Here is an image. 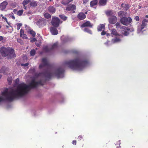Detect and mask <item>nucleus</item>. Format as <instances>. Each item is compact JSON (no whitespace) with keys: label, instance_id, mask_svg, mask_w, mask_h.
I'll return each instance as SVG.
<instances>
[{"label":"nucleus","instance_id":"f257e3e1","mask_svg":"<svg viewBox=\"0 0 148 148\" xmlns=\"http://www.w3.org/2000/svg\"><path fill=\"white\" fill-rule=\"evenodd\" d=\"M89 64L88 61L85 57L78 56L73 59L65 61L61 66L53 67L49 64L46 58H43L39 68H46L45 73H36L28 85L23 83L18 84L16 88H14V99L23 97L31 88L36 87L38 85H43L45 80L47 78L53 76L58 78L63 77L64 76V68L65 66L73 70L81 71Z\"/></svg>","mask_w":148,"mask_h":148},{"label":"nucleus","instance_id":"f03ea898","mask_svg":"<svg viewBox=\"0 0 148 148\" xmlns=\"http://www.w3.org/2000/svg\"><path fill=\"white\" fill-rule=\"evenodd\" d=\"M0 52L2 56H7L8 58L16 56L14 49L10 47H2L0 49Z\"/></svg>","mask_w":148,"mask_h":148},{"label":"nucleus","instance_id":"7ed1b4c3","mask_svg":"<svg viewBox=\"0 0 148 148\" xmlns=\"http://www.w3.org/2000/svg\"><path fill=\"white\" fill-rule=\"evenodd\" d=\"M116 28L121 32L122 34L124 36H127L129 34V29L125 26H121L119 23H117L116 24Z\"/></svg>","mask_w":148,"mask_h":148},{"label":"nucleus","instance_id":"20e7f679","mask_svg":"<svg viewBox=\"0 0 148 148\" xmlns=\"http://www.w3.org/2000/svg\"><path fill=\"white\" fill-rule=\"evenodd\" d=\"M147 22V20L144 19L142 21V23L138 25L137 29V32L138 34H142L144 31L146 30Z\"/></svg>","mask_w":148,"mask_h":148},{"label":"nucleus","instance_id":"39448f33","mask_svg":"<svg viewBox=\"0 0 148 148\" xmlns=\"http://www.w3.org/2000/svg\"><path fill=\"white\" fill-rule=\"evenodd\" d=\"M132 19L130 17H124L120 19L121 23L125 25H127L132 22Z\"/></svg>","mask_w":148,"mask_h":148},{"label":"nucleus","instance_id":"423d86ee","mask_svg":"<svg viewBox=\"0 0 148 148\" xmlns=\"http://www.w3.org/2000/svg\"><path fill=\"white\" fill-rule=\"evenodd\" d=\"M47 21L44 18L39 19L36 22L37 25L39 27H42L46 25Z\"/></svg>","mask_w":148,"mask_h":148},{"label":"nucleus","instance_id":"0eeeda50","mask_svg":"<svg viewBox=\"0 0 148 148\" xmlns=\"http://www.w3.org/2000/svg\"><path fill=\"white\" fill-rule=\"evenodd\" d=\"M57 44L55 43L52 45L51 46H45L44 47L43 51L46 52H48L52 49H54L56 48L57 47Z\"/></svg>","mask_w":148,"mask_h":148},{"label":"nucleus","instance_id":"6e6552de","mask_svg":"<svg viewBox=\"0 0 148 148\" xmlns=\"http://www.w3.org/2000/svg\"><path fill=\"white\" fill-rule=\"evenodd\" d=\"M60 22V20L58 18H53L52 20L51 23L53 26L57 27L59 25Z\"/></svg>","mask_w":148,"mask_h":148},{"label":"nucleus","instance_id":"1a4fd4ad","mask_svg":"<svg viewBox=\"0 0 148 148\" xmlns=\"http://www.w3.org/2000/svg\"><path fill=\"white\" fill-rule=\"evenodd\" d=\"M76 9V7L74 5L70 4L68 6L66 9V10L67 11H73V13L75 12V11H73Z\"/></svg>","mask_w":148,"mask_h":148},{"label":"nucleus","instance_id":"9d476101","mask_svg":"<svg viewBox=\"0 0 148 148\" xmlns=\"http://www.w3.org/2000/svg\"><path fill=\"white\" fill-rule=\"evenodd\" d=\"M109 23L110 24H114L117 21V18L115 16H112L109 19Z\"/></svg>","mask_w":148,"mask_h":148},{"label":"nucleus","instance_id":"9b49d317","mask_svg":"<svg viewBox=\"0 0 148 148\" xmlns=\"http://www.w3.org/2000/svg\"><path fill=\"white\" fill-rule=\"evenodd\" d=\"M8 3L6 1H4L0 5V10L3 11L6 8L7 5Z\"/></svg>","mask_w":148,"mask_h":148},{"label":"nucleus","instance_id":"f8f14e48","mask_svg":"<svg viewBox=\"0 0 148 148\" xmlns=\"http://www.w3.org/2000/svg\"><path fill=\"white\" fill-rule=\"evenodd\" d=\"M93 26V25L89 21H87L85 23H83L81 26L82 27H92Z\"/></svg>","mask_w":148,"mask_h":148},{"label":"nucleus","instance_id":"ddd939ff","mask_svg":"<svg viewBox=\"0 0 148 148\" xmlns=\"http://www.w3.org/2000/svg\"><path fill=\"white\" fill-rule=\"evenodd\" d=\"M50 30L51 33L53 35H56L58 34V31L55 27H51Z\"/></svg>","mask_w":148,"mask_h":148},{"label":"nucleus","instance_id":"4468645a","mask_svg":"<svg viewBox=\"0 0 148 148\" xmlns=\"http://www.w3.org/2000/svg\"><path fill=\"white\" fill-rule=\"evenodd\" d=\"M86 16L82 12L79 13L77 15L78 18L80 20H83L85 18Z\"/></svg>","mask_w":148,"mask_h":148},{"label":"nucleus","instance_id":"2eb2a0df","mask_svg":"<svg viewBox=\"0 0 148 148\" xmlns=\"http://www.w3.org/2000/svg\"><path fill=\"white\" fill-rule=\"evenodd\" d=\"M119 16L120 18H122L124 17H125L126 15L127 12H124L122 11H120L118 13Z\"/></svg>","mask_w":148,"mask_h":148},{"label":"nucleus","instance_id":"dca6fc26","mask_svg":"<svg viewBox=\"0 0 148 148\" xmlns=\"http://www.w3.org/2000/svg\"><path fill=\"white\" fill-rule=\"evenodd\" d=\"M111 41L112 43L113 44L120 42L121 41V39L119 38H116L112 39Z\"/></svg>","mask_w":148,"mask_h":148},{"label":"nucleus","instance_id":"f3484780","mask_svg":"<svg viewBox=\"0 0 148 148\" xmlns=\"http://www.w3.org/2000/svg\"><path fill=\"white\" fill-rule=\"evenodd\" d=\"M105 29V25L103 24H100L97 27L98 31H104Z\"/></svg>","mask_w":148,"mask_h":148},{"label":"nucleus","instance_id":"a211bd4d","mask_svg":"<svg viewBox=\"0 0 148 148\" xmlns=\"http://www.w3.org/2000/svg\"><path fill=\"white\" fill-rule=\"evenodd\" d=\"M8 71V69L7 68H2L0 71V72L1 73H3L4 74L7 75L8 74L7 72Z\"/></svg>","mask_w":148,"mask_h":148},{"label":"nucleus","instance_id":"6ab92c4d","mask_svg":"<svg viewBox=\"0 0 148 148\" xmlns=\"http://www.w3.org/2000/svg\"><path fill=\"white\" fill-rule=\"evenodd\" d=\"M107 0H99V2L100 6H104L106 5Z\"/></svg>","mask_w":148,"mask_h":148},{"label":"nucleus","instance_id":"aec40b11","mask_svg":"<svg viewBox=\"0 0 148 148\" xmlns=\"http://www.w3.org/2000/svg\"><path fill=\"white\" fill-rule=\"evenodd\" d=\"M110 32L111 34L114 36H117L118 34L116 29H111L110 30Z\"/></svg>","mask_w":148,"mask_h":148},{"label":"nucleus","instance_id":"412c9836","mask_svg":"<svg viewBox=\"0 0 148 148\" xmlns=\"http://www.w3.org/2000/svg\"><path fill=\"white\" fill-rule=\"evenodd\" d=\"M97 3V0H93L90 2V5L91 7H93L96 5Z\"/></svg>","mask_w":148,"mask_h":148},{"label":"nucleus","instance_id":"4be33fe9","mask_svg":"<svg viewBox=\"0 0 148 148\" xmlns=\"http://www.w3.org/2000/svg\"><path fill=\"white\" fill-rule=\"evenodd\" d=\"M121 6L123 8V9L125 10H127L129 8V5L128 4H121Z\"/></svg>","mask_w":148,"mask_h":148},{"label":"nucleus","instance_id":"5701e85b","mask_svg":"<svg viewBox=\"0 0 148 148\" xmlns=\"http://www.w3.org/2000/svg\"><path fill=\"white\" fill-rule=\"evenodd\" d=\"M49 11L50 12L54 13L55 12L56 9L53 6L50 7L49 8Z\"/></svg>","mask_w":148,"mask_h":148},{"label":"nucleus","instance_id":"b1692460","mask_svg":"<svg viewBox=\"0 0 148 148\" xmlns=\"http://www.w3.org/2000/svg\"><path fill=\"white\" fill-rule=\"evenodd\" d=\"M61 40L63 43H65L69 41V39L67 37H65L64 36H62L61 37Z\"/></svg>","mask_w":148,"mask_h":148},{"label":"nucleus","instance_id":"393cba45","mask_svg":"<svg viewBox=\"0 0 148 148\" xmlns=\"http://www.w3.org/2000/svg\"><path fill=\"white\" fill-rule=\"evenodd\" d=\"M44 17L46 18H51V16L48 13H45L44 14Z\"/></svg>","mask_w":148,"mask_h":148},{"label":"nucleus","instance_id":"a878e982","mask_svg":"<svg viewBox=\"0 0 148 148\" xmlns=\"http://www.w3.org/2000/svg\"><path fill=\"white\" fill-rule=\"evenodd\" d=\"M30 5L32 6H36L37 5V2L35 1H32L30 3Z\"/></svg>","mask_w":148,"mask_h":148},{"label":"nucleus","instance_id":"bb28decb","mask_svg":"<svg viewBox=\"0 0 148 148\" xmlns=\"http://www.w3.org/2000/svg\"><path fill=\"white\" fill-rule=\"evenodd\" d=\"M73 0H67V1H62L61 3L62 4L64 5H66Z\"/></svg>","mask_w":148,"mask_h":148},{"label":"nucleus","instance_id":"cd10ccee","mask_svg":"<svg viewBox=\"0 0 148 148\" xmlns=\"http://www.w3.org/2000/svg\"><path fill=\"white\" fill-rule=\"evenodd\" d=\"M29 32L30 34L32 35V36L33 37H34L35 36L36 33L33 30H31V29H29Z\"/></svg>","mask_w":148,"mask_h":148},{"label":"nucleus","instance_id":"c85d7f7f","mask_svg":"<svg viewBox=\"0 0 148 148\" xmlns=\"http://www.w3.org/2000/svg\"><path fill=\"white\" fill-rule=\"evenodd\" d=\"M84 32H87L90 34H92V31L90 30L89 29H88L87 28H85L84 29Z\"/></svg>","mask_w":148,"mask_h":148},{"label":"nucleus","instance_id":"c756f323","mask_svg":"<svg viewBox=\"0 0 148 148\" xmlns=\"http://www.w3.org/2000/svg\"><path fill=\"white\" fill-rule=\"evenodd\" d=\"M30 1V0H24L22 3V4L24 6H25V5L28 3Z\"/></svg>","mask_w":148,"mask_h":148},{"label":"nucleus","instance_id":"7c9ffc66","mask_svg":"<svg viewBox=\"0 0 148 148\" xmlns=\"http://www.w3.org/2000/svg\"><path fill=\"white\" fill-rule=\"evenodd\" d=\"M106 13L108 16H110L112 14V11L111 10H109L106 12Z\"/></svg>","mask_w":148,"mask_h":148},{"label":"nucleus","instance_id":"2f4dec72","mask_svg":"<svg viewBox=\"0 0 148 148\" xmlns=\"http://www.w3.org/2000/svg\"><path fill=\"white\" fill-rule=\"evenodd\" d=\"M59 16L61 19L64 20H66L67 19V17L63 15H60Z\"/></svg>","mask_w":148,"mask_h":148},{"label":"nucleus","instance_id":"473e14b6","mask_svg":"<svg viewBox=\"0 0 148 148\" xmlns=\"http://www.w3.org/2000/svg\"><path fill=\"white\" fill-rule=\"evenodd\" d=\"M104 44L106 46H108L112 44V41H107V42L105 43Z\"/></svg>","mask_w":148,"mask_h":148},{"label":"nucleus","instance_id":"72a5a7b5","mask_svg":"<svg viewBox=\"0 0 148 148\" xmlns=\"http://www.w3.org/2000/svg\"><path fill=\"white\" fill-rule=\"evenodd\" d=\"M36 53V51L35 50H31L30 52V55L33 56L35 55Z\"/></svg>","mask_w":148,"mask_h":148},{"label":"nucleus","instance_id":"f704fd0d","mask_svg":"<svg viewBox=\"0 0 148 148\" xmlns=\"http://www.w3.org/2000/svg\"><path fill=\"white\" fill-rule=\"evenodd\" d=\"M23 12V10H22L18 11L17 12V14L19 16H21Z\"/></svg>","mask_w":148,"mask_h":148},{"label":"nucleus","instance_id":"c9c22d12","mask_svg":"<svg viewBox=\"0 0 148 148\" xmlns=\"http://www.w3.org/2000/svg\"><path fill=\"white\" fill-rule=\"evenodd\" d=\"M22 26V24L21 23H19L17 24L16 29L18 30H19L20 28Z\"/></svg>","mask_w":148,"mask_h":148},{"label":"nucleus","instance_id":"e433bc0d","mask_svg":"<svg viewBox=\"0 0 148 148\" xmlns=\"http://www.w3.org/2000/svg\"><path fill=\"white\" fill-rule=\"evenodd\" d=\"M7 80L9 82V84H11L12 80V77H9L8 78Z\"/></svg>","mask_w":148,"mask_h":148},{"label":"nucleus","instance_id":"4c0bfd02","mask_svg":"<svg viewBox=\"0 0 148 148\" xmlns=\"http://www.w3.org/2000/svg\"><path fill=\"white\" fill-rule=\"evenodd\" d=\"M24 31L22 29H21L20 31V36H22L23 35V34H24Z\"/></svg>","mask_w":148,"mask_h":148},{"label":"nucleus","instance_id":"58836bf2","mask_svg":"<svg viewBox=\"0 0 148 148\" xmlns=\"http://www.w3.org/2000/svg\"><path fill=\"white\" fill-rule=\"evenodd\" d=\"M20 37L22 38H23V39H27L28 38V37L27 36V35L25 34L22 35V36Z\"/></svg>","mask_w":148,"mask_h":148},{"label":"nucleus","instance_id":"ea45409f","mask_svg":"<svg viewBox=\"0 0 148 148\" xmlns=\"http://www.w3.org/2000/svg\"><path fill=\"white\" fill-rule=\"evenodd\" d=\"M36 71V69L35 68H33L30 69L29 71L30 72L32 73H33L35 72Z\"/></svg>","mask_w":148,"mask_h":148},{"label":"nucleus","instance_id":"a19ab883","mask_svg":"<svg viewBox=\"0 0 148 148\" xmlns=\"http://www.w3.org/2000/svg\"><path fill=\"white\" fill-rule=\"evenodd\" d=\"M2 18L7 23V24L9 25L10 26V23L9 22H8L7 19L6 18L4 17V16H2Z\"/></svg>","mask_w":148,"mask_h":148},{"label":"nucleus","instance_id":"79ce46f5","mask_svg":"<svg viewBox=\"0 0 148 148\" xmlns=\"http://www.w3.org/2000/svg\"><path fill=\"white\" fill-rule=\"evenodd\" d=\"M10 17L12 18L13 19H15V17L14 16V14L13 13L10 14H9Z\"/></svg>","mask_w":148,"mask_h":148},{"label":"nucleus","instance_id":"37998d69","mask_svg":"<svg viewBox=\"0 0 148 148\" xmlns=\"http://www.w3.org/2000/svg\"><path fill=\"white\" fill-rule=\"evenodd\" d=\"M19 82V79L18 78L16 79L15 81L16 85L18 84Z\"/></svg>","mask_w":148,"mask_h":148},{"label":"nucleus","instance_id":"c03bdc74","mask_svg":"<svg viewBox=\"0 0 148 148\" xmlns=\"http://www.w3.org/2000/svg\"><path fill=\"white\" fill-rule=\"evenodd\" d=\"M29 65L28 63H27L25 64H21V66H26Z\"/></svg>","mask_w":148,"mask_h":148},{"label":"nucleus","instance_id":"a18cd8bd","mask_svg":"<svg viewBox=\"0 0 148 148\" xmlns=\"http://www.w3.org/2000/svg\"><path fill=\"white\" fill-rule=\"evenodd\" d=\"M134 19L135 20H136V21H138L139 20V18L138 16H136L135 18Z\"/></svg>","mask_w":148,"mask_h":148},{"label":"nucleus","instance_id":"49530a36","mask_svg":"<svg viewBox=\"0 0 148 148\" xmlns=\"http://www.w3.org/2000/svg\"><path fill=\"white\" fill-rule=\"evenodd\" d=\"M36 41V39L35 38L32 39L30 40L31 42H33Z\"/></svg>","mask_w":148,"mask_h":148},{"label":"nucleus","instance_id":"de8ad7c7","mask_svg":"<svg viewBox=\"0 0 148 148\" xmlns=\"http://www.w3.org/2000/svg\"><path fill=\"white\" fill-rule=\"evenodd\" d=\"M17 41L18 42H19L21 44L22 43V41L20 39H17Z\"/></svg>","mask_w":148,"mask_h":148},{"label":"nucleus","instance_id":"09e8293b","mask_svg":"<svg viewBox=\"0 0 148 148\" xmlns=\"http://www.w3.org/2000/svg\"><path fill=\"white\" fill-rule=\"evenodd\" d=\"M83 138V137L82 136H79L77 138L79 140H80L81 139H82Z\"/></svg>","mask_w":148,"mask_h":148},{"label":"nucleus","instance_id":"8fccbe9b","mask_svg":"<svg viewBox=\"0 0 148 148\" xmlns=\"http://www.w3.org/2000/svg\"><path fill=\"white\" fill-rule=\"evenodd\" d=\"M88 1V0H84L83 1V3L84 4H85Z\"/></svg>","mask_w":148,"mask_h":148},{"label":"nucleus","instance_id":"3c124183","mask_svg":"<svg viewBox=\"0 0 148 148\" xmlns=\"http://www.w3.org/2000/svg\"><path fill=\"white\" fill-rule=\"evenodd\" d=\"M72 143L73 144H74L75 145L76 144V141L75 140H73Z\"/></svg>","mask_w":148,"mask_h":148},{"label":"nucleus","instance_id":"603ef678","mask_svg":"<svg viewBox=\"0 0 148 148\" xmlns=\"http://www.w3.org/2000/svg\"><path fill=\"white\" fill-rule=\"evenodd\" d=\"M101 35H103L106 34V32H103L101 33Z\"/></svg>","mask_w":148,"mask_h":148},{"label":"nucleus","instance_id":"864d4df0","mask_svg":"<svg viewBox=\"0 0 148 148\" xmlns=\"http://www.w3.org/2000/svg\"><path fill=\"white\" fill-rule=\"evenodd\" d=\"M3 39V36H0V41L2 40Z\"/></svg>","mask_w":148,"mask_h":148},{"label":"nucleus","instance_id":"5fc2aeb1","mask_svg":"<svg viewBox=\"0 0 148 148\" xmlns=\"http://www.w3.org/2000/svg\"><path fill=\"white\" fill-rule=\"evenodd\" d=\"M138 8L139 9H140L141 8V6L140 5H138Z\"/></svg>","mask_w":148,"mask_h":148},{"label":"nucleus","instance_id":"6e6d98bb","mask_svg":"<svg viewBox=\"0 0 148 148\" xmlns=\"http://www.w3.org/2000/svg\"><path fill=\"white\" fill-rule=\"evenodd\" d=\"M106 35H107V36H108L110 35V34H106Z\"/></svg>","mask_w":148,"mask_h":148},{"label":"nucleus","instance_id":"4d7b16f0","mask_svg":"<svg viewBox=\"0 0 148 148\" xmlns=\"http://www.w3.org/2000/svg\"><path fill=\"white\" fill-rule=\"evenodd\" d=\"M6 27H7V28H9V27L8 26H6Z\"/></svg>","mask_w":148,"mask_h":148},{"label":"nucleus","instance_id":"13d9d810","mask_svg":"<svg viewBox=\"0 0 148 148\" xmlns=\"http://www.w3.org/2000/svg\"><path fill=\"white\" fill-rule=\"evenodd\" d=\"M146 17H147V18L148 17V15H146Z\"/></svg>","mask_w":148,"mask_h":148},{"label":"nucleus","instance_id":"bf43d9fd","mask_svg":"<svg viewBox=\"0 0 148 148\" xmlns=\"http://www.w3.org/2000/svg\"><path fill=\"white\" fill-rule=\"evenodd\" d=\"M0 16H2H2H3V15H2V14H1Z\"/></svg>","mask_w":148,"mask_h":148},{"label":"nucleus","instance_id":"052dcab7","mask_svg":"<svg viewBox=\"0 0 148 148\" xmlns=\"http://www.w3.org/2000/svg\"><path fill=\"white\" fill-rule=\"evenodd\" d=\"M85 13L86 14H87V12H85Z\"/></svg>","mask_w":148,"mask_h":148},{"label":"nucleus","instance_id":"680f3d73","mask_svg":"<svg viewBox=\"0 0 148 148\" xmlns=\"http://www.w3.org/2000/svg\"><path fill=\"white\" fill-rule=\"evenodd\" d=\"M1 76L0 75V78H1Z\"/></svg>","mask_w":148,"mask_h":148},{"label":"nucleus","instance_id":"e2e57ef3","mask_svg":"<svg viewBox=\"0 0 148 148\" xmlns=\"http://www.w3.org/2000/svg\"><path fill=\"white\" fill-rule=\"evenodd\" d=\"M117 148H118V147H117Z\"/></svg>","mask_w":148,"mask_h":148}]
</instances>
